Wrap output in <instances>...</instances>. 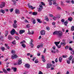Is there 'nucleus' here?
Returning a JSON list of instances; mask_svg holds the SVG:
<instances>
[{"label": "nucleus", "instance_id": "12", "mask_svg": "<svg viewBox=\"0 0 74 74\" xmlns=\"http://www.w3.org/2000/svg\"><path fill=\"white\" fill-rule=\"evenodd\" d=\"M34 31H32V32H30L29 30L28 34H34Z\"/></svg>", "mask_w": 74, "mask_h": 74}, {"label": "nucleus", "instance_id": "47", "mask_svg": "<svg viewBox=\"0 0 74 74\" xmlns=\"http://www.w3.org/2000/svg\"><path fill=\"white\" fill-rule=\"evenodd\" d=\"M66 62L68 64H70V61H69V60H67Z\"/></svg>", "mask_w": 74, "mask_h": 74}, {"label": "nucleus", "instance_id": "60", "mask_svg": "<svg viewBox=\"0 0 74 74\" xmlns=\"http://www.w3.org/2000/svg\"><path fill=\"white\" fill-rule=\"evenodd\" d=\"M38 74H43V73H42V72L41 71H40L38 73Z\"/></svg>", "mask_w": 74, "mask_h": 74}, {"label": "nucleus", "instance_id": "49", "mask_svg": "<svg viewBox=\"0 0 74 74\" xmlns=\"http://www.w3.org/2000/svg\"><path fill=\"white\" fill-rule=\"evenodd\" d=\"M57 8L58 10H61V8L59 7H57Z\"/></svg>", "mask_w": 74, "mask_h": 74}, {"label": "nucleus", "instance_id": "48", "mask_svg": "<svg viewBox=\"0 0 74 74\" xmlns=\"http://www.w3.org/2000/svg\"><path fill=\"white\" fill-rule=\"evenodd\" d=\"M53 20H54L55 21H56V17H53Z\"/></svg>", "mask_w": 74, "mask_h": 74}, {"label": "nucleus", "instance_id": "50", "mask_svg": "<svg viewBox=\"0 0 74 74\" xmlns=\"http://www.w3.org/2000/svg\"><path fill=\"white\" fill-rule=\"evenodd\" d=\"M72 64H73V63H74V58L72 60Z\"/></svg>", "mask_w": 74, "mask_h": 74}, {"label": "nucleus", "instance_id": "19", "mask_svg": "<svg viewBox=\"0 0 74 74\" xmlns=\"http://www.w3.org/2000/svg\"><path fill=\"white\" fill-rule=\"evenodd\" d=\"M13 26L14 28H16L17 27V24L16 23H14L13 24Z\"/></svg>", "mask_w": 74, "mask_h": 74}, {"label": "nucleus", "instance_id": "10", "mask_svg": "<svg viewBox=\"0 0 74 74\" xmlns=\"http://www.w3.org/2000/svg\"><path fill=\"white\" fill-rule=\"evenodd\" d=\"M18 56L16 55V54H14V56H12V59H15L17 58Z\"/></svg>", "mask_w": 74, "mask_h": 74}, {"label": "nucleus", "instance_id": "34", "mask_svg": "<svg viewBox=\"0 0 74 74\" xmlns=\"http://www.w3.org/2000/svg\"><path fill=\"white\" fill-rule=\"evenodd\" d=\"M60 45H65L66 44V42H61L60 43Z\"/></svg>", "mask_w": 74, "mask_h": 74}, {"label": "nucleus", "instance_id": "43", "mask_svg": "<svg viewBox=\"0 0 74 74\" xmlns=\"http://www.w3.org/2000/svg\"><path fill=\"white\" fill-rule=\"evenodd\" d=\"M13 10H14V9H13V8H12L9 10V11H10V12H12Z\"/></svg>", "mask_w": 74, "mask_h": 74}, {"label": "nucleus", "instance_id": "53", "mask_svg": "<svg viewBox=\"0 0 74 74\" xmlns=\"http://www.w3.org/2000/svg\"><path fill=\"white\" fill-rule=\"evenodd\" d=\"M52 48H53V50H55V49H56V47H55V46H53Z\"/></svg>", "mask_w": 74, "mask_h": 74}, {"label": "nucleus", "instance_id": "4", "mask_svg": "<svg viewBox=\"0 0 74 74\" xmlns=\"http://www.w3.org/2000/svg\"><path fill=\"white\" fill-rule=\"evenodd\" d=\"M33 39H32L31 40V41L29 43V44L31 45L32 48H33L34 46V45H33Z\"/></svg>", "mask_w": 74, "mask_h": 74}, {"label": "nucleus", "instance_id": "44", "mask_svg": "<svg viewBox=\"0 0 74 74\" xmlns=\"http://www.w3.org/2000/svg\"><path fill=\"white\" fill-rule=\"evenodd\" d=\"M51 52L53 53H56V51L54 50H51Z\"/></svg>", "mask_w": 74, "mask_h": 74}, {"label": "nucleus", "instance_id": "42", "mask_svg": "<svg viewBox=\"0 0 74 74\" xmlns=\"http://www.w3.org/2000/svg\"><path fill=\"white\" fill-rule=\"evenodd\" d=\"M46 29L48 30H50V28H49V27L48 26L46 27Z\"/></svg>", "mask_w": 74, "mask_h": 74}, {"label": "nucleus", "instance_id": "3", "mask_svg": "<svg viewBox=\"0 0 74 74\" xmlns=\"http://www.w3.org/2000/svg\"><path fill=\"white\" fill-rule=\"evenodd\" d=\"M52 67V64L50 63H48L47 64V69H49V68H51Z\"/></svg>", "mask_w": 74, "mask_h": 74}, {"label": "nucleus", "instance_id": "8", "mask_svg": "<svg viewBox=\"0 0 74 74\" xmlns=\"http://www.w3.org/2000/svg\"><path fill=\"white\" fill-rule=\"evenodd\" d=\"M45 31L44 30H42L40 32V34L41 35H45Z\"/></svg>", "mask_w": 74, "mask_h": 74}, {"label": "nucleus", "instance_id": "17", "mask_svg": "<svg viewBox=\"0 0 74 74\" xmlns=\"http://www.w3.org/2000/svg\"><path fill=\"white\" fill-rule=\"evenodd\" d=\"M43 45H38L37 47V48H41L42 47V46H43Z\"/></svg>", "mask_w": 74, "mask_h": 74}, {"label": "nucleus", "instance_id": "32", "mask_svg": "<svg viewBox=\"0 0 74 74\" xmlns=\"http://www.w3.org/2000/svg\"><path fill=\"white\" fill-rule=\"evenodd\" d=\"M11 53L12 54H15V51L14 50H12L11 51Z\"/></svg>", "mask_w": 74, "mask_h": 74}, {"label": "nucleus", "instance_id": "18", "mask_svg": "<svg viewBox=\"0 0 74 74\" xmlns=\"http://www.w3.org/2000/svg\"><path fill=\"white\" fill-rule=\"evenodd\" d=\"M64 25L65 26H67V25L68 24V20L66 21L64 23Z\"/></svg>", "mask_w": 74, "mask_h": 74}, {"label": "nucleus", "instance_id": "38", "mask_svg": "<svg viewBox=\"0 0 74 74\" xmlns=\"http://www.w3.org/2000/svg\"><path fill=\"white\" fill-rule=\"evenodd\" d=\"M13 4L14 5H16V2L15 1H13Z\"/></svg>", "mask_w": 74, "mask_h": 74}, {"label": "nucleus", "instance_id": "40", "mask_svg": "<svg viewBox=\"0 0 74 74\" xmlns=\"http://www.w3.org/2000/svg\"><path fill=\"white\" fill-rule=\"evenodd\" d=\"M69 48V46H66L65 47V49H68Z\"/></svg>", "mask_w": 74, "mask_h": 74}, {"label": "nucleus", "instance_id": "45", "mask_svg": "<svg viewBox=\"0 0 74 74\" xmlns=\"http://www.w3.org/2000/svg\"><path fill=\"white\" fill-rule=\"evenodd\" d=\"M49 16L50 17H53V15L52 14H49Z\"/></svg>", "mask_w": 74, "mask_h": 74}, {"label": "nucleus", "instance_id": "20", "mask_svg": "<svg viewBox=\"0 0 74 74\" xmlns=\"http://www.w3.org/2000/svg\"><path fill=\"white\" fill-rule=\"evenodd\" d=\"M60 42H54V43L56 45V46H58V44H59L60 43Z\"/></svg>", "mask_w": 74, "mask_h": 74}, {"label": "nucleus", "instance_id": "9", "mask_svg": "<svg viewBox=\"0 0 74 74\" xmlns=\"http://www.w3.org/2000/svg\"><path fill=\"white\" fill-rule=\"evenodd\" d=\"M15 12L16 14H20V11H19V10L16 9L15 10Z\"/></svg>", "mask_w": 74, "mask_h": 74}, {"label": "nucleus", "instance_id": "28", "mask_svg": "<svg viewBox=\"0 0 74 74\" xmlns=\"http://www.w3.org/2000/svg\"><path fill=\"white\" fill-rule=\"evenodd\" d=\"M1 49L2 51H4V50H5V48L4 47H1Z\"/></svg>", "mask_w": 74, "mask_h": 74}, {"label": "nucleus", "instance_id": "33", "mask_svg": "<svg viewBox=\"0 0 74 74\" xmlns=\"http://www.w3.org/2000/svg\"><path fill=\"white\" fill-rule=\"evenodd\" d=\"M12 43L14 45H15V44H16V42L15 41V40H14L12 42Z\"/></svg>", "mask_w": 74, "mask_h": 74}, {"label": "nucleus", "instance_id": "61", "mask_svg": "<svg viewBox=\"0 0 74 74\" xmlns=\"http://www.w3.org/2000/svg\"><path fill=\"white\" fill-rule=\"evenodd\" d=\"M46 52V49L45 48L44 51H43V53H45Z\"/></svg>", "mask_w": 74, "mask_h": 74}, {"label": "nucleus", "instance_id": "63", "mask_svg": "<svg viewBox=\"0 0 74 74\" xmlns=\"http://www.w3.org/2000/svg\"><path fill=\"white\" fill-rule=\"evenodd\" d=\"M71 3H72V4H74V1L73 0H71Z\"/></svg>", "mask_w": 74, "mask_h": 74}, {"label": "nucleus", "instance_id": "1", "mask_svg": "<svg viewBox=\"0 0 74 74\" xmlns=\"http://www.w3.org/2000/svg\"><path fill=\"white\" fill-rule=\"evenodd\" d=\"M53 35L57 34V35H58V36H59L61 37L62 36L63 33H62V32L60 31H56L53 32Z\"/></svg>", "mask_w": 74, "mask_h": 74}, {"label": "nucleus", "instance_id": "57", "mask_svg": "<svg viewBox=\"0 0 74 74\" xmlns=\"http://www.w3.org/2000/svg\"><path fill=\"white\" fill-rule=\"evenodd\" d=\"M45 20L47 21H49V19H48V18H45Z\"/></svg>", "mask_w": 74, "mask_h": 74}, {"label": "nucleus", "instance_id": "22", "mask_svg": "<svg viewBox=\"0 0 74 74\" xmlns=\"http://www.w3.org/2000/svg\"><path fill=\"white\" fill-rule=\"evenodd\" d=\"M68 20L69 21H71H71H72V20H73V18L71 17H69Z\"/></svg>", "mask_w": 74, "mask_h": 74}, {"label": "nucleus", "instance_id": "62", "mask_svg": "<svg viewBox=\"0 0 74 74\" xmlns=\"http://www.w3.org/2000/svg\"><path fill=\"white\" fill-rule=\"evenodd\" d=\"M42 59H45V57H44V56L42 55Z\"/></svg>", "mask_w": 74, "mask_h": 74}, {"label": "nucleus", "instance_id": "51", "mask_svg": "<svg viewBox=\"0 0 74 74\" xmlns=\"http://www.w3.org/2000/svg\"><path fill=\"white\" fill-rule=\"evenodd\" d=\"M67 56L66 55H63L62 57L63 58H67Z\"/></svg>", "mask_w": 74, "mask_h": 74}, {"label": "nucleus", "instance_id": "24", "mask_svg": "<svg viewBox=\"0 0 74 74\" xmlns=\"http://www.w3.org/2000/svg\"><path fill=\"white\" fill-rule=\"evenodd\" d=\"M8 31H6L5 34V37H7V35H8Z\"/></svg>", "mask_w": 74, "mask_h": 74}, {"label": "nucleus", "instance_id": "14", "mask_svg": "<svg viewBox=\"0 0 74 74\" xmlns=\"http://www.w3.org/2000/svg\"><path fill=\"white\" fill-rule=\"evenodd\" d=\"M23 33H25V30H21L20 31V32H19L20 34H22Z\"/></svg>", "mask_w": 74, "mask_h": 74}, {"label": "nucleus", "instance_id": "27", "mask_svg": "<svg viewBox=\"0 0 74 74\" xmlns=\"http://www.w3.org/2000/svg\"><path fill=\"white\" fill-rule=\"evenodd\" d=\"M71 31H74V26H72V27H71Z\"/></svg>", "mask_w": 74, "mask_h": 74}, {"label": "nucleus", "instance_id": "11", "mask_svg": "<svg viewBox=\"0 0 74 74\" xmlns=\"http://www.w3.org/2000/svg\"><path fill=\"white\" fill-rule=\"evenodd\" d=\"M30 65L27 64H25V67H26V68H27V69H29L30 68Z\"/></svg>", "mask_w": 74, "mask_h": 74}, {"label": "nucleus", "instance_id": "21", "mask_svg": "<svg viewBox=\"0 0 74 74\" xmlns=\"http://www.w3.org/2000/svg\"><path fill=\"white\" fill-rule=\"evenodd\" d=\"M37 12H32V14L33 15H37Z\"/></svg>", "mask_w": 74, "mask_h": 74}, {"label": "nucleus", "instance_id": "29", "mask_svg": "<svg viewBox=\"0 0 74 74\" xmlns=\"http://www.w3.org/2000/svg\"><path fill=\"white\" fill-rule=\"evenodd\" d=\"M21 45L24 48H26V45H25V44H23L22 45Z\"/></svg>", "mask_w": 74, "mask_h": 74}, {"label": "nucleus", "instance_id": "58", "mask_svg": "<svg viewBox=\"0 0 74 74\" xmlns=\"http://www.w3.org/2000/svg\"><path fill=\"white\" fill-rule=\"evenodd\" d=\"M57 47L58 48H60V47H61V45H60L59 46L57 45Z\"/></svg>", "mask_w": 74, "mask_h": 74}, {"label": "nucleus", "instance_id": "46", "mask_svg": "<svg viewBox=\"0 0 74 74\" xmlns=\"http://www.w3.org/2000/svg\"><path fill=\"white\" fill-rule=\"evenodd\" d=\"M71 53L72 55H74V51H71Z\"/></svg>", "mask_w": 74, "mask_h": 74}, {"label": "nucleus", "instance_id": "37", "mask_svg": "<svg viewBox=\"0 0 74 74\" xmlns=\"http://www.w3.org/2000/svg\"><path fill=\"white\" fill-rule=\"evenodd\" d=\"M35 63H38V59H36L35 60Z\"/></svg>", "mask_w": 74, "mask_h": 74}, {"label": "nucleus", "instance_id": "56", "mask_svg": "<svg viewBox=\"0 0 74 74\" xmlns=\"http://www.w3.org/2000/svg\"><path fill=\"white\" fill-rule=\"evenodd\" d=\"M28 7L29 8H32V7H33V6L32 5H29L28 6Z\"/></svg>", "mask_w": 74, "mask_h": 74}, {"label": "nucleus", "instance_id": "26", "mask_svg": "<svg viewBox=\"0 0 74 74\" xmlns=\"http://www.w3.org/2000/svg\"><path fill=\"white\" fill-rule=\"evenodd\" d=\"M73 59V56L71 55V56H70L69 58V60H71V59Z\"/></svg>", "mask_w": 74, "mask_h": 74}, {"label": "nucleus", "instance_id": "5", "mask_svg": "<svg viewBox=\"0 0 74 74\" xmlns=\"http://www.w3.org/2000/svg\"><path fill=\"white\" fill-rule=\"evenodd\" d=\"M39 7L40 8H39L38 9V10L40 12V11H41L42 10L41 9H42L43 7H42V4L39 5Z\"/></svg>", "mask_w": 74, "mask_h": 74}, {"label": "nucleus", "instance_id": "2", "mask_svg": "<svg viewBox=\"0 0 74 74\" xmlns=\"http://www.w3.org/2000/svg\"><path fill=\"white\" fill-rule=\"evenodd\" d=\"M5 5V3L3 2L1 3V4H0V8H3V7H4Z\"/></svg>", "mask_w": 74, "mask_h": 74}, {"label": "nucleus", "instance_id": "41", "mask_svg": "<svg viewBox=\"0 0 74 74\" xmlns=\"http://www.w3.org/2000/svg\"><path fill=\"white\" fill-rule=\"evenodd\" d=\"M41 4L42 5H44V6H45V4H44V2H41Z\"/></svg>", "mask_w": 74, "mask_h": 74}, {"label": "nucleus", "instance_id": "64", "mask_svg": "<svg viewBox=\"0 0 74 74\" xmlns=\"http://www.w3.org/2000/svg\"><path fill=\"white\" fill-rule=\"evenodd\" d=\"M14 23H16L17 22V21H16V20H15L14 21Z\"/></svg>", "mask_w": 74, "mask_h": 74}, {"label": "nucleus", "instance_id": "39", "mask_svg": "<svg viewBox=\"0 0 74 74\" xmlns=\"http://www.w3.org/2000/svg\"><path fill=\"white\" fill-rule=\"evenodd\" d=\"M36 23V20H35V19L34 20L33 22V24H35Z\"/></svg>", "mask_w": 74, "mask_h": 74}, {"label": "nucleus", "instance_id": "30", "mask_svg": "<svg viewBox=\"0 0 74 74\" xmlns=\"http://www.w3.org/2000/svg\"><path fill=\"white\" fill-rule=\"evenodd\" d=\"M15 38L17 40H19V38L18 36H15Z\"/></svg>", "mask_w": 74, "mask_h": 74}, {"label": "nucleus", "instance_id": "36", "mask_svg": "<svg viewBox=\"0 0 74 74\" xmlns=\"http://www.w3.org/2000/svg\"><path fill=\"white\" fill-rule=\"evenodd\" d=\"M0 39L2 41H3V40H4V39H3V36H1V37H0Z\"/></svg>", "mask_w": 74, "mask_h": 74}, {"label": "nucleus", "instance_id": "31", "mask_svg": "<svg viewBox=\"0 0 74 74\" xmlns=\"http://www.w3.org/2000/svg\"><path fill=\"white\" fill-rule=\"evenodd\" d=\"M3 71L5 73H7V71L5 69H3Z\"/></svg>", "mask_w": 74, "mask_h": 74}, {"label": "nucleus", "instance_id": "55", "mask_svg": "<svg viewBox=\"0 0 74 74\" xmlns=\"http://www.w3.org/2000/svg\"><path fill=\"white\" fill-rule=\"evenodd\" d=\"M7 70L8 71H9L11 70V69L10 68H8L7 69Z\"/></svg>", "mask_w": 74, "mask_h": 74}, {"label": "nucleus", "instance_id": "35", "mask_svg": "<svg viewBox=\"0 0 74 74\" xmlns=\"http://www.w3.org/2000/svg\"><path fill=\"white\" fill-rule=\"evenodd\" d=\"M26 27H27V28H29V27H30V24H28L26 25Z\"/></svg>", "mask_w": 74, "mask_h": 74}, {"label": "nucleus", "instance_id": "13", "mask_svg": "<svg viewBox=\"0 0 74 74\" xmlns=\"http://www.w3.org/2000/svg\"><path fill=\"white\" fill-rule=\"evenodd\" d=\"M13 38L11 36L9 35L8 37V39L9 40H12V39Z\"/></svg>", "mask_w": 74, "mask_h": 74}, {"label": "nucleus", "instance_id": "23", "mask_svg": "<svg viewBox=\"0 0 74 74\" xmlns=\"http://www.w3.org/2000/svg\"><path fill=\"white\" fill-rule=\"evenodd\" d=\"M0 12H1L2 13H3V14H4L5 13V11L4 10H3V9H1L0 10Z\"/></svg>", "mask_w": 74, "mask_h": 74}, {"label": "nucleus", "instance_id": "15", "mask_svg": "<svg viewBox=\"0 0 74 74\" xmlns=\"http://www.w3.org/2000/svg\"><path fill=\"white\" fill-rule=\"evenodd\" d=\"M12 69L13 70L14 72H16V71H17V69L16 68L13 67L12 68Z\"/></svg>", "mask_w": 74, "mask_h": 74}, {"label": "nucleus", "instance_id": "25", "mask_svg": "<svg viewBox=\"0 0 74 74\" xmlns=\"http://www.w3.org/2000/svg\"><path fill=\"white\" fill-rule=\"evenodd\" d=\"M37 21L38 22H39V23H42V22L41 21V20L40 19H38Z\"/></svg>", "mask_w": 74, "mask_h": 74}, {"label": "nucleus", "instance_id": "7", "mask_svg": "<svg viewBox=\"0 0 74 74\" xmlns=\"http://www.w3.org/2000/svg\"><path fill=\"white\" fill-rule=\"evenodd\" d=\"M15 29H13L10 32V33L12 35H14L15 34Z\"/></svg>", "mask_w": 74, "mask_h": 74}, {"label": "nucleus", "instance_id": "54", "mask_svg": "<svg viewBox=\"0 0 74 74\" xmlns=\"http://www.w3.org/2000/svg\"><path fill=\"white\" fill-rule=\"evenodd\" d=\"M52 2H49V5H52Z\"/></svg>", "mask_w": 74, "mask_h": 74}, {"label": "nucleus", "instance_id": "52", "mask_svg": "<svg viewBox=\"0 0 74 74\" xmlns=\"http://www.w3.org/2000/svg\"><path fill=\"white\" fill-rule=\"evenodd\" d=\"M58 62V58H56L55 60V62L57 63Z\"/></svg>", "mask_w": 74, "mask_h": 74}, {"label": "nucleus", "instance_id": "6", "mask_svg": "<svg viewBox=\"0 0 74 74\" xmlns=\"http://www.w3.org/2000/svg\"><path fill=\"white\" fill-rule=\"evenodd\" d=\"M22 63V59L21 58H20L18 59V65H20V64H21Z\"/></svg>", "mask_w": 74, "mask_h": 74}, {"label": "nucleus", "instance_id": "59", "mask_svg": "<svg viewBox=\"0 0 74 74\" xmlns=\"http://www.w3.org/2000/svg\"><path fill=\"white\" fill-rule=\"evenodd\" d=\"M69 49L70 51H73V49H72V48L70 47L69 48Z\"/></svg>", "mask_w": 74, "mask_h": 74}, {"label": "nucleus", "instance_id": "16", "mask_svg": "<svg viewBox=\"0 0 74 74\" xmlns=\"http://www.w3.org/2000/svg\"><path fill=\"white\" fill-rule=\"evenodd\" d=\"M59 62H62V59H63V58L62 57H60L59 58Z\"/></svg>", "mask_w": 74, "mask_h": 74}]
</instances>
